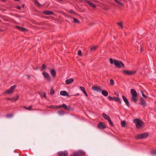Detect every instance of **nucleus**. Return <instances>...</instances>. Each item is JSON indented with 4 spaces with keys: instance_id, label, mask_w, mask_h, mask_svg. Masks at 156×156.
Masks as SVG:
<instances>
[{
    "instance_id": "43",
    "label": "nucleus",
    "mask_w": 156,
    "mask_h": 156,
    "mask_svg": "<svg viewBox=\"0 0 156 156\" xmlns=\"http://www.w3.org/2000/svg\"><path fill=\"white\" fill-rule=\"evenodd\" d=\"M19 95L18 94H16V96H14V97L12 98H14L16 99V101L19 98Z\"/></svg>"
},
{
    "instance_id": "28",
    "label": "nucleus",
    "mask_w": 156,
    "mask_h": 156,
    "mask_svg": "<svg viewBox=\"0 0 156 156\" xmlns=\"http://www.w3.org/2000/svg\"><path fill=\"white\" fill-rule=\"evenodd\" d=\"M116 60L114 59H113L112 58H110L109 59L110 63L111 64H114L115 65V62L116 61Z\"/></svg>"
},
{
    "instance_id": "48",
    "label": "nucleus",
    "mask_w": 156,
    "mask_h": 156,
    "mask_svg": "<svg viewBox=\"0 0 156 156\" xmlns=\"http://www.w3.org/2000/svg\"><path fill=\"white\" fill-rule=\"evenodd\" d=\"M38 25H43L44 24V23L43 22H39L38 23H37Z\"/></svg>"
},
{
    "instance_id": "34",
    "label": "nucleus",
    "mask_w": 156,
    "mask_h": 156,
    "mask_svg": "<svg viewBox=\"0 0 156 156\" xmlns=\"http://www.w3.org/2000/svg\"><path fill=\"white\" fill-rule=\"evenodd\" d=\"M50 94L51 95H53V94H54L55 92L54 90H53V88H51L50 89Z\"/></svg>"
},
{
    "instance_id": "32",
    "label": "nucleus",
    "mask_w": 156,
    "mask_h": 156,
    "mask_svg": "<svg viewBox=\"0 0 156 156\" xmlns=\"http://www.w3.org/2000/svg\"><path fill=\"white\" fill-rule=\"evenodd\" d=\"M34 2L35 4L37 6H38L39 7H41V5L40 4L37 0H35Z\"/></svg>"
},
{
    "instance_id": "3",
    "label": "nucleus",
    "mask_w": 156,
    "mask_h": 156,
    "mask_svg": "<svg viewBox=\"0 0 156 156\" xmlns=\"http://www.w3.org/2000/svg\"><path fill=\"white\" fill-rule=\"evenodd\" d=\"M148 134L147 133H144L142 134H138L135 137L137 139H143L147 138L148 136Z\"/></svg>"
},
{
    "instance_id": "18",
    "label": "nucleus",
    "mask_w": 156,
    "mask_h": 156,
    "mask_svg": "<svg viewBox=\"0 0 156 156\" xmlns=\"http://www.w3.org/2000/svg\"><path fill=\"white\" fill-rule=\"evenodd\" d=\"M60 94L62 96L69 97V93L66 91H61L60 92Z\"/></svg>"
},
{
    "instance_id": "2",
    "label": "nucleus",
    "mask_w": 156,
    "mask_h": 156,
    "mask_svg": "<svg viewBox=\"0 0 156 156\" xmlns=\"http://www.w3.org/2000/svg\"><path fill=\"white\" fill-rule=\"evenodd\" d=\"M131 94V99L134 103H136L138 101V94L136 90L133 89L130 90Z\"/></svg>"
},
{
    "instance_id": "9",
    "label": "nucleus",
    "mask_w": 156,
    "mask_h": 156,
    "mask_svg": "<svg viewBox=\"0 0 156 156\" xmlns=\"http://www.w3.org/2000/svg\"><path fill=\"white\" fill-rule=\"evenodd\" d=\"M42 74L44 76L45 79H46L48 82H50L51 81V77L49 74L45 71H43L42 73Z\"/></svg>"
},
{
    "instance_id": "22",
    "label": "nucleus",
    "mask_w": 156,
    "mask_h": 156,
    "mask_svg": "<svg viewBox=\"0 0 156 156\" xmlns=\"http://www.w3.org/2000/svg\"><path fill=\"white\" fill-rule=\"evenodd\" d=\"M64 108L66 110L68 111H72L73 110V108L70 106H67L66 104L65 105Z\"/></svg>"
},
{
    "instance_id": "7",
    "label": "nucleus",
    "mask_w": 156,
    "mask_h": 156,
    "mask_svg": "<svg viewBox=\"0 0 156 156\" xmlns=\"http://www.w3.org/2000/svg\"><path fill=\"white\" fill-rule=\"evenodd\" d=\"M16 85H14L12 86L10 88L7 90L4 93L5 94H10L11 93H12L14 92V90L16 88Z\"/></svg>"
},
{
    "instance_id": "1",
    "label": "nucleus",
    "mask_w": 156,
    "mask_h": 156,
    "mask_svg": "<svg viewBox=\"0 0 156 156\" xmlns=\"http://www.w3.org/2000/svg\"><path fill=\"white\" fill-rule=\"evenodd\" d=\"M133 122L136 124V128L138 130H140L144 127V122L139 119H136L133 120Z\"/></svg>"
},
{
    "instance_id": "17",
    "label": "nucleus",
    "mask_w": 156,
    "mask_h": 156,
    "mask_svg": "<svg viewBox=\"0 0 156 156\" xmlns=\"http://www.w3.org/2000/svg\"><path fill=\"white\" fill-rule=\"evenodd\" d=\"M43 13L47 15L54 14V12L51 11H44Z\"/></svg>"
},
{
    "instance_id": "58",
    "label": "nucleus",
    "mask_w": 156,
    "mask_h": 156,
    "mask_svg": "<svg viewBox=\"0 0 156 156\" xmlns=\"http://www.w3.org/2000/svg\"><path fill=\"white\" fill-rule=\"evenodd\" d=\"M1 21V20H0V22Z\"/></svg>"
},
{
    "instance_id": "38",
    "label": "nucleus",
    "mask_w": 156,
    "mask_h": 156,
    "mask_svg": "<svg viewBox=\"0 0 156 156\" xmlns=\"http://www.w3.org/2000/svg\"><path fill=\"white\" fill-rule=\"evenodd\" d=\"M48 107L49 108H51V109H56V106H55V105H51L49 106Z\"/></svg>"
},
{
    "instance_id": "53",
    "label": "nucleus",
    "mask_w": 156,
    "mask_h": 156,
    "mask_svg": "<svg viewBox=\"0 0 156 156\" xmlns=\"http://www.w3.org/2000/svg\"><path fill=\"white\" fill-rule=\"evenodd\" d=\"M1 1L2 2H6V0H1Z\"/></svg>"
},
{
    "instance_id": "29",
    "label": "nucleus",
    "mask_w": 156,
    "mask_h": 156,
    "mask_svg": "<svg viewBox=\"0 0 156 156\" xmlns=\"http://www.w3.org/2000/svg\"><path fill=\"white\" fill-rule=\"evenodd\" d=\"M65 105V104H63L62 105H60L59 106H56V109H58V108H64Z\"/></svg>"
},
{
    "instance_id": "25",
    "label": "nucleus",
    "mask_w": 156,
    "mask_h": 156,
    "mask_svg": "<svg viewBox=\"0 0 156 156\" xmlns=\"http://www.w3.org/2000/svg\"><path fill=\"white\" fill-rule=\"evenodd\" d=\"M114 1L117 3L120 6L123 7L124 6V4L120 2L118 0H114Z\"/></svg>"
},
{
    "instance_id": "26",
    "label": "nucleus",
    "mask_w": 156,
    "mask_h": 156,
    "mask_svg": "<svg viewBox=\"0 0 156 156\" xmlns=\"http://www.w3.org/2000/svg\"><path fill=\"white\" fill-rule=\"evenodd\" d=\"M121 125L122 127H125L127 126L126 122L125 121H121Z\"/></svg>"
},
{
    "instance_id": "55",
    "label": "nucleus",
    "mask_w": 156,
    "mask_h": 156,
    "mask_svg": "<svg viewBox=\"0 0 156 156\" xmlns=\"http://www.w3.org/2000/svg\"><path fill=\"white\" fill-rule=\"evenodd\" d=\"M24 6H25V5H24V4H23L22 5V7H23V8L24 7Z\"/></svg>"
},
{
    "instance_id": "20",
    "label": "nucleus",
    "mask_w": 156,
    "mask_h": 156,
    "mask_svg": "<svg viewBox=\"0 0 156 156\" xmlns=\"http://www.w3.org/2000/svg\"><path fill=\"white\" fill-rule=\"evenodd\" d=\"M80 88L81 90L83 92V93L85 94L86 96L87 97L88 94H87V92L84 88L83 87H80Z\"/></svg>"
},
{
    "instance_id": "49",
    "label": "nucleus",
    "mask_w": 156,
    "mask_h": 156,
    "mask_svg": "<svg viewBox=\"0 0 156 156\" xmlns=\"http://www.w3.org/2000/svg\"><path fill=\"white\" fill-rule=\"evenodd\" d=\"M152 153L153 154H156V150H154L152 151Z\"/></svg>"
},
{
    "instance_id": "42",
    "label": "nucleus",
    "mask_w": 156,
    "mask_h": 156,
    "mask_svg": "<svg viewBox=\"0 0 156 156\" xmlns=\"http://www.w3.org/2000/svg\"><path fill=\"white\" fill-rule=\"evenodd\" d=\"M117 23L121 28H123V26H122V22Z\"/></svg>"
},
{
    "instance_id": "40",
    "label": "nucleus",
    "mask_w": 156,
    "mask_h": 156,
    "mask_svg": "<svg viewBox=\"0 0 156 156\" xmlns=\"http://www.w3.org/2000/svg\"><path fill=\"white\" fill-rule=\"evenodd\" d=\"M69 12L71 14H76L75 12H74L73 10H72V9L70 10Z\"/></svg>"
},
{
    "instance_id": "30",
    "label": "nucleus",
    "mask_w": 156,
    "mask_h": 156,
    "mask_svg": "<svg viewBox=\"0 0 156 156\" xmlns=\"http://www.w3.org/2000/svg\"><path fill=\"white\" fill-rule=\"evenodd\" d=\"M41 98L44 97V98L46 99L47 98L46 94L45 92H44L43 94L42 93H41V94H40Z\"/></svg>"
},
{
    "instance_id": "8",
    "label": "nucleus",
    "mask_w": 156,
    "mask_h": 156,
    "mask_svg": "<svg viewBox=\"0 0 156 156\" xmlns=\"http://www.w3.org/2000/svg\"><path fill=\"white\" fill-rule=\"evenodd\" d=\"M85 153L82 151H80L79 152L77 151H74L73 155L70 156H84L85 155Z\"/></svg>"
},
{
    "instance_id": "11",
    "label": "nucleus",
    "mask_w": 156,
    "mask_h": 156,
    "mask_svg": "<svg viewBox=\"0 0 156 156\" xmlns=\"http://www.w3.org/2000/svg\"><path fill=\"white\" fill-rule=\"evenodd\" d=\"M122 98L126 105L128 107H130V105L128 99L124 95H122Z\"/></svg>"
},
{
    "instance_id": "14",
    "label": "nucleus",
    "mask_w": 156,
    "mask_h": 156,
    "mask_svg": "<svg viewBox=\"0 0 156 156\" xmlns=\"http://www.w3.org/2000/svg\"><path fill=\"white\" fill-rule=\"evenodd\" d=\"M50 72L53 78L55 77L56 76V72L54 69H50Z\"/></svg>"
},
{
    "instance_id": "33",
    "label": "nucleus",
    "mask_w": 156,
    "mask_h": 156,
    "mask_svg": "<svg viewBox=\"0 0 156 156\" xmlns=\"http://www.w3.org/2000/svg\"><path fill=\"white\" fill-rule=\"evenodd\" d=\"M97 47L95 46H93L90 48V51H95Z\"/></svg>"
},
{
    "instance_id": "13",
    "label": "nucleus",
    "mask_w": 156,
    "mask_h": 156,
    "mask_svg": "<svg viewBox=\"0 0 156 156\" xmlns=\"http://www.w3.org/2000/svg\"><path fill=\"white\" fill-rule=\"evenodd\" d=\"M140 104L143 106V107L147 106V103L145 101L144 99L143 98H141L140 99Z\"/></svg>"
},
{
    "instance_id": "36",
    "label": "nucleus",
    "mask_w": 156,
    "mask_h": 156,
    "mask_svg": "<svg viewBox=\"0 0 156 156\" xmlns=\"http://www.w3.org/2000/svg\"><path fill=\"white\" fill-rule=\"evenodd\" d=\"M141 93L142 94V96L144 98H147V96L144 94V92L142 90H141Z\"/></svg>"
},
{
    "instance_id": "10",
    "label": "nucleus",
    "mask_w": 156,
    "mask_h": 156,
    "mask_svg": "<svg viewBox=\"0 0 156 156\" xmlns=\"http://www.w3.org/2000/svg\"><path fill=\"white\" fill-rule=\"evenodd\" d=\"M92 89L95 91H99L101 92V91L102 89L101 87L97 86H93Z\"/></svg>"
},
{
    "instance_id": "27",
    "label": "nucleus",
    "mask_w": 156,
    "mask_h": 156,
    "mask_svg": "<svg viewBox=\"0 0 156 156\" xmlns=\"http://www.w3.org/2000/svg\"><path fill=\"white\" fill-rule=\"evenodd\" d=\"M47 67V66L45 65L44 64H42L41 68V71H43L45 70L46 69Z\"/></svg>"
},
{
    "instance_id": "37",
    "label": "nucleus",
    "mask_w": 156,
    "mask_h": 156,
    "mask_svg": "<svg viewBox=\"0 0 156 156\" xmlns=\"http://www.w3.org/2000/svg\"><path fill=\"white\" fill-rule=\"evenodd\" d=\"M108 122H109V124H110V125L112 126H114V125H113V122L111 121V120L110 119V118L108 120Z\"/></svg>"
},
{
    "instance_id": "23",
    "label": "nucleus",
    "mask_w": 156,
    "mask_h": 156,
    "mask_svg": "<svg viewBox=\"0 0 156 156\" xmlns=\"http://www.w3.org/2000/svg\"><path fill=\"white\" fill-rule=\"evenodd\" d=\"M102 115L103 117L107 120H108L110 119L109 116L108 115L106 114L105 113H103L102 114Z\"/></svg>"
},
{
    "instance_id": "52",
    "label": "nucleus",
    "mask_w": 156,
    "mask_h": 156,
    "mask_svg": "<svg viewBox=\"0 0 156 156\" xmlns=\"http://www.w3.org/2000/svg\"><path fill=\"white\" fill-rule=\"evenodd\" d=\"M27 76L28 79H30V76L29 75H27Z\"/></svg>"
},
{
    "instance_id": "6",
    "label": "nucleus",
    "mask_w": 156,
    "mask_h": 156,
    "mask_svg": "<svg viewBox=\"0 0 156 156\" xmlns=\"http://www.w3.org/2000/svg\"><path fill=\"white\" fill-rule=\"evenodd\" d=\"M116 67L118 68L124 67L125 65L121 61L116 60L115 62L114 65Z\"/></svg>"
},
{
    "instance_id": "51",
    "label": "nucleus",
    "mask_w": 156,
    "mask_h": 156,
    "mask_svg": "<svg viewBox=\"0 0 156 156\" xmlns=\"http://www.w3.org/2000/svg\"><path fill=\"white\" fill-rule=\"evenodd\" d=\"M80 95V94L79 93H77V94H76L74 95L76 96H79Z\"/></svg>"
},
{
    "instance_id": "35",
    "label": "nucleus",
    "mask_w": 156,
    "mask_h": 156,
    "mask_svg": "<svg viewBox=\"0 0 156 156\" xmlns=\"http://www.w3.org/2000/svg\"><path fill=\"white\" fill-rule=\"evenodd\" d=\"M6 99L10 101H16L17 99H16L14 98H6Z\"/></svg>"
},
{
    "instance_id": "56",
    "label": "nucleus",
    "mask_w": 156,
    "mask_h": 156,
    "mask_svg": "<svg viewBox=\"0 0 156 156\" xmlns=\"http://www.w3.org/2000/svg\"><path fill=\"white\" fill-rule=\"evenodd\" d=\"M27 106H24V108L27 109Z\"/></svg>"
},
{
    "instance_id": "39",
    "label": "nucleus",
    "mask_w": 156,
    "mask_h": 156,
    "mask_svg": "<svg viewBox=\"0 0 156 156\" xmlns=\"http://www.w3.org/2000/svg\"><path fill=\"white\" fill-rule=\"evenodd\" d=\"M78 55L80 56H82V52L79 49L78 51Z\"/></svg>"
},
{
    "instance_id": "44",
    "label": "nucleus",
    "mask_w": 156,
    "mask_h": 156,
    "mask_svg": "<svg viewBox=\"0 0 156 156\" xmlns=\"http://www.w3.org/2000/svg\"><path fill=\"white\" fill-rule=\"evenodd\" d=\"M110 84L112 85H113L114 83V81L112 79H110Z\"/></svg>"
},
{
    "instance_id": "57",
    "label": "nucleus",
    "mask_w": 156,
    "mask_h": 156,
    "mask_svg": "<svg viewBox=\"0 0 156 156\" xmlns=\"http://www.w3.org/2000/svg\"><path fill=\"white\" fill-rule=\"evenodd\" d=\"M14 0L16 2H18V1H20V0Z\"/></svg>"
},
{
    "instance_id": "31",
    "label": "nucleus",
    "mask_w": 156,
    "mask_h": 156,
    "mask_svg": "<svg viewBox=\"0 0 156 156\" xmlns=\"http://www.w3.org/2000/svg\"><path fill=\"white\" fill-rule=\"evenodd\" d=\"M73 22L74 23H76L79 24L80 23V22L79 21V20L78 19L76 18H73Z\"/></svg>"
},
{
    "instance_id": "47",
    "label": "nucleus",
    "mask_w": 156,
    "mask_h": 156,
    "mask_svg": "<svg viewBox=\"0 0 156 156\" xmlns=\"http://www.w3.org/2000/svg\"><path fill=\"white\" fill-rule=\"evenodd\" d=\"M32 106H31V105L30 106H29L27 108V109L28 110H30L32 109Z\"/></svg>"
},
{
    "instance_id": "15",
    "label": "nucleus",
    "mask_w": 156,
    "mask_h": 156,
    "mask_svg": "<svg viewBox=\"0 0 156 156\" xmlns=\"http://www.w3.org/2000/svg\"><path fill=\"white\" fill-rule=\"evenodd\" d=\"M15 27L18 30L21 31L22 32H25L27 31V29L24 27H22L17 25Z\"/></svg>"
},
{
    "instance_id": "45",
    "label": "nucleus",
    "mask_w": 156,
    "mask_h": 156,
    "mask_svg": "<svg viewBox=\"0 0 156 156\" xmlns=\"http://www.w3.org/2000/svg\"><path fill=\"white\" fill-rule=\"evenodd\" d=\"M58 113L59 114H63L64 113V112L63 111H59L58 112Z\"/></svg>"
},
{
    "instance_id": "19",
    "label": "nucleus",
    "mask_w": 156,
    "mask_h": 156,
    "mask_svg": "<svg viewBox=\"0 0 156 156\" xmlns=\"http://www.w3.org/2000/svg\"><path fill=\"white\" fill-rule=\"evenodd\" d=\"M58 154L59 156H67V153L66 151L63 152L62 151L58 152Z\"/></svg>"
},
{
    "instance_id": "50",
    "label": "nucleus",
    "mask_w": 156,
    "mask_h": 156,
    "mask_svg": "<svg viewBox=\"0 0 156 156\" xmlns=\"http://www.w3.org/2000/svg\"><path fill=\"white\" fill-rule=\"evenodd\" d=\"M115 94H116L117 97H118L119 96V94L118 92L116 93V92H115Z\"/></svg>"
},
{
    "instance_id": "41",
    "label": "nucleus",
    "mask_w": 156,
    "mask_h": 156,
    "mask_svg": "<svg viewBox=\"0 0 156 156\" xmlns=\"http://www.w3.org/2000/svg\"><path fill=\"white\" fill-rule=\"evenodd\" d=\"M13 114H9L6 115V116L7 117L9 118L12 117L13 116Z\"/></svg>"
},
{
    "instance_id": "24",
    "label": "nucleus",
    "mask_w": 156,
    "mask_h": 156,
    "mask_svg": "<svg viewBox=\"0 0 156 156\" xmlns=\"http://www.w3.org/2000/svg\"><path fill=\"white\" fill-rule=\"evenodd\" d=\"M102 94L105 96H107L108 95V92L105 90H101Z\"/></svg>"
},
{
    "instance_id": "12",
    "label": "nucleus",
    "mask_w": 156,
    "mask_h": 156,
    "mask_svg": "<svg viewBox=\"0 0 156 156\" xmlns=\"http://www.w3.org/2000/svg\"><path fill=\"white\" fill-rule=\"evenodd\" d=\"M98 127L100 129H104L106 128V126L105 123L103 122H100L98 124Z\"/></svg>"
},
{
    "instance_id": "46",
    "label": "nucleus",
    "mask_w": 156,
    "mask_h": 156,
    "mask_svg": "<svg viewBox=\"0 0 156 156\" xmlns=\"http://www.w3.org/2000/svg\"><path fill=\"white\" fill-rule=\"evenodd\" d=\"M16 8L19 10H21V7L19 5L16 6Z\"/></svg>"
},
{
    "instance_id": "5",
    "label": "nucleus",
    "mask_w": 156,
    "mask_h": 156,
    "mask_svg": "<svg viewBox=\"0 0 156 156\" xmlns=\"http://www.w3.org/2000/svg\"><path fill=\"white\" fill-rule=\"evenodd\" d=\"M108 99L111 101H114L116 102H118L120 104L122 103V101L119 97H112L110 96L108 97Z\"/></svg>"
},
{
    "instance_id": "54",
    "label": "nucleus",
    "mask_w": 156,
    "mask_h": 156,
    "mask_svg": "<svg viewBox=\"0 0 156 156\" xmlns=\"http://www.w3.org/2000/svg\"><path fill=\"white\" fill-rule=\"evenodd\" d=\"M39 69V67H37L36 68H34V69L36 70V69Z\"/></svg>"
},
{
    "instance_id": "4",
    "label": "nucleus",
    "mask_w": 156,
    "mask_h": 156,
    "mask_svg": "<svg viewBox=\"0 0 156 156\" xmlns=\"http://www.w3.org/2000/svg\"><path fill=\"white\" fill-rule=\"evenodd\" d=\"M122 73L123 74L125 75L132 76L135 74L136 73V71H129L128 70H124L122 71Z\"/></svg>"
},
{
    "instance_id": "21",
    "label": "nucleus",
    "mask_w": 156,
    "mask_h": 156,
    "mask_svg": "<svg viewBox=\"0 0 156 156\" xmlns=\"http://www.w3.org/2000/svg\"><path fill=\"white\" fill-rule=\"evenodd\" d=\"M74 81V79L72 78L66 80V83L68 84L72 83Z\"/></svg>"
},
{
    "instance_id": "16",
    "label": "nucleus",
    "mask_w": 156,
    "mask_h": 156,
    "mask_svg": "<svg viewBox=\"0 0 156 156\" xmlns=\"http://www.w3.org/2000/svg\"><path fill=\"white\" fill-rule=\"evenodd\" d=\"M85 2L93 8H96V6L93 3L91 2L90 1L87 0H85Z\"/></svg>"
}]
</instances>
